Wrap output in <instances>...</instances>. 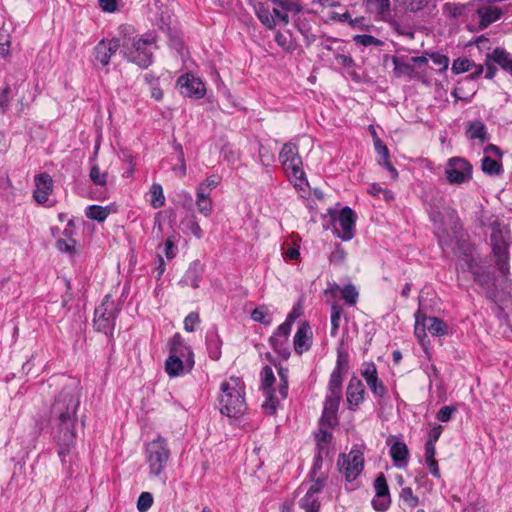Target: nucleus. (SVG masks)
I'll use <instances>...</instances> for the list:
<instances>
[{
	"label": "nucleus",
	"instance_id": "53",
	"mask_svg": "<svg viewBox=\"0 0 512 512\" xmlns=\"http://www.w3.org/2000/svg\"><path fill=\"white\" fill-rule=\"evenodd\" d=\"M404 4L410 12H419L431 4L430 0H404Z\"/></svg>",
	"mask_w": 512,
	"mask_h": 512
},
{
	"label": "nucleus",
	"instance_id": "62",
	"mask_svg": "<svg viewBox=\"0 0 512 512\" xmlns=\"http://www.w3.org/2000/svg\"><path fill=\"white\" fill-rule=\"evenodd\" d=\"M482 286H488L493 282V276L489 272L488 268L483 269L482 274L475 280Z\"/></svg>",
	"mask_w": 512,
	"mask_h": 512
},
{
	"label": "nucleus",
	"instance_id": "27",
	"mask_svg": "<svg viewBox=\"0 0 512 512\" xmlns=\"http://www.w3.org/2000/svg\"><path fill=\"white\" fill-rule=\"evenodd\" d=\"M196 206L199 213L205 217L210 216L213 211V202L210 199L209 193H203L197 190Z\"/></svg>",
	"mask_w": 512,
	"mask_h": 512
},
{
	"label": "nucleus",
	"instance_id": "5",
	"mask_svg": "<svg viewBox=\"0 0 512 512\" xmlns=\"http://www.w3.org/2000/svg\"><path fill=\"white\" fill-rule=\"evenodd\" d=\"M146 461L153 476H159L165 469L170 457L167 440L161 436L146 444Z\"/></svg>",
	"mask_w": 512,
	"mask_h": 512
},
{
	"label": "nucleus",
	"instance_id": "58",
	"mask_svg": "<svg viewBox=\"0 0 512 512\" xmlns=\"http://www.w3.org/2000/svg\"><path fill=\"white\" fill-rule=\"evenodd\" d=\"M299 31L305 38L306 44L309 45L315 41V34L313 33L310 26L305 23L299 25Z\"/></svg>",
	"mask_w": 512,
	"mask_h": 512
},
{
	"label": "nucleus",
	"instance_id": "28",
	"mask_svg": "<svg viewBox=\"0 0 512 512\" xmlns=\"http://www.w3.org/2000/svg\"><path fill=\"white\" fill-rule=\"evenodd\" d=\"M427 330L434 336H442L447 333V325L437 317H427L424 315Z\"/></svg>",
	"mask_w": 512,
	"mask_h": 512
},
{
	"label": "nucleus",
	"instance_id": "26",
	"mask_svg": "<svg viewBox=\"0 0 512 512\" xmlns=\"http://www.w3.org/2000/svg\"><path fill=\"white\" fill-rule=\"evenodd\" d=\"M202 275V269L198 263H193L190 265L188 270L186 271L184 277L180 281L183 286H192L193 288L199 287V282Z\"/></svg>",
	"mask_w": 512,
	"mask_h": 512
},
{
	"label": "nucleus",
	"instance_id": "4",
	"mask_svg": "<svg viewBox=\"0 0 512 512\" xmlns=\"http://www.w3.org/2000/svg\"><path fill=\"white\" fill-rule=\"evenodd\" d=\"M123 54L132 63L139 67L147 68L153 60V38L134 36L126 39L123 44Z\"/></svg>",
	"mask_w": 512,
	"mask_h": 512
},
{
	"label": "nucleus",
	"instance_id": "6",
	"mask_svg": "<svg viewBox=\"0 0 512 512\" xmlns=\"http://www.w3.org/2000/svg\"><path fill=\"white\" fill-rule=\"evenodd\" d=\"M94 315V326L97 331L105 334L112 332L117 315V308L115 303L111 300L110 295L105 296L101 305L95 309Z\"/></svg>",
	"mask_w": 512,
	"mask_h": 512
},
{
	"label": "nucleus",
	"instance_id": "8",
	"mask_svg": "<svg viewBox=\"0 0 512 512\" xmlns=\"http://www.w3.org/2000/svg\"><path fill=\"white\" fill-rule=\"evenodd\" d=\"M445 173L450 183L461 184L471 179L472 166L463 158H451L448 161Z\"/></svg>",
	"mask_w": 512,
	"mask_h": 512
},
{
	"label": "nucleus",
	"instance_id": "13",
	"mask_svg": "<svg viewBox=\"0 0 512 512\" xmlns=\"http://www.w3.org/2000/svg\"><path fill=\"white\" fill-rule=\"evenodd\" d=\"M178 84L185 96L200 99L205 95L204 83L199 78L186 74L178 79Z\"/></svg>",
	"mask_w": 512,
	"mask_h": 512
},
{
	"label": "nucleus",
	"instance_id": "52",
	"mask_svg": "<svg viewBox=\"0 0 512 512\" xmlns=\"http://www.w3.org/2000/svg\"><path fill=\"white\" fill-rule=\"evenodd\" d=\"M400 497L411 508H414L419 504L418 497L413 494L410 487L403 488L401 490Z\"/></svg>",
	"mask_w": 512,
	"mask_h": 512
},
{
	"label": "nucleus",
	"instance_id": "18",
	"mask_svg": "<svg viewBox=\"0 0 512 512\" xmlns=\"http://www.w3.org/2000/svg\"><path fill=\"white\" fill-rule=\"evenodd\" d=\"M362 376L376 396L383 397L385 395L386 389L383 384L378 381L376 366L373 363L365 365Z\"/></svg>",
	"mask_w": 512,
	"mask_h": 512
},
{
	"label": "nucleus",
	"instance_id": "10",
	"mask_svg": "<svg viewBox=\"0 0 512 512\" xmlns=\"http://www.w3.org/2000/svg\"><path fill=\"white\" fill-rule=\"evenodd\" d=\"M340 471L344 473L347 481L355 480L363 469V457L359 451L342 454L338 460Z\"/></svg>",
	"mask_w": 512,
	"mask_h": 512
},
{
	"label": "nucleus",
	"instance_id": "54",
	"mask_svg": "<svg viewBox=\"0 0 512 512\" xmlns=\"http://www.w3.org/2000/svg\"><path fill=\"white\" fill-rule=\"evenodd\" d=\"M200 322L199 314L196 312H191L187 315L184 320V329L187 332H193L195 330V326Z\"/></svg>",
	"mask_w": 512,
	"mask_h": 512
},
{
	"label": "nucleus",
	"instance_id": "29",
	"mask_svg": "<svg viewBox=\"0 0 512 512\" xmlns=\"http://www.w3.org/2000/svg\"><path fill=\"white\" fill-rule=\"evenodd\" d=\"M184 369V361L176 355H170L165 362V371L170 377H177Z\"/></svg>",
	"mask_w": 512,
	"mask_h": 512
},
{
	"label": "nucleus",
	"instance_id": "51",
	"mask_svg": "<svg viewBox=\"0 0 512 512\" xmlns=\"http://www.w3.org/2000/svg\"><path fill=\"white\" fill-rule=\"evenodd\" d=\"M153 504L152 494L149 492H142L137 501V509L140 512H146Z\"/></svg>",
	"mask_w": 512,
	"mask_h": 512
},
{
	"label": "nucleus",
	"instance_id": "21",
	"mask_svg": "<svg viewBox=\"0 0 512 512\" xmlns=\"http://www.w3.org/2000/svg\"><path fill=\"white\" fill-rule=\"evenodd\" d=\"M479 17V25L482 29L487 28L490 24L500 19L502 11L496 6H483L477 10Z\"/></svg>",
	"mask_w": 512,
	"mask_h": 512
},
{
	"label": "nucleus",
	"instance_id": "17",
	"mask_svg": "<svg viewBox=\"0 0 512 512\" xmlns=\"http://www.w3.org/2000/svg\"><path fill=\"white\" fill-rule=\"evenodd\" d=\"M340 396H327L324 404V410L321 417V426L328 425L330 427L337 424V411L339 407Z\"/></svg>",
	"mask_w": 512,
	"mask_h": 512
},
{
	"label": "nucleus",
	"instance_id": "40",
	"mask_svg": "<svg viewBox=\"0 0 512 512\" xmlns=\"http://www.w3.org/2000/svg\"><path fill=\"white\" fill-rule=\"evenodd\" d=\"M150 192L152 195L151 205L153 206V208L162 207L165 203V197L163 194L162 186L160 184L154 183L151 187Z\"/></svg>",
	"mask_w": 512,
	"mask_h": 512
},
{
	"label": "nucleus",
	"instance_id": "25",
	"mask_svg": "<svg viewBox=\"0 0 512 512\" xmlns=\"http://www.w3.org/2000/svg\"><path fill=\"white\" fill-rule=\"evenodd\" d=\"M270 2L266 1L264 3H259L256 8V14L259 20L269 29H272L276 26L275 17L272 13L271 7L269 5Z\"/></svg>",
	"mask_w": 512,
	"mask_h": 512
},
{
	"label": "nucleus",
	"instance_id": "23",
	"mask_svg": "<svg viewBox=\"0 0 512 512\" xmlns=\"http://www.w3.org/2000/svg\"><path fill=\"white\" fill-rule=\"evenodd\" d=\"M390 455L395 466L399 468L406 466L407 457L409 455L407 445L400 441L395 442L390 448Z\"/></svg>",
	"mask_w": 512,
	"mask_h": 512
},
{
	"label": "nucleus",
	"instance_id": "43",
	"mask_svg": "<svg viewBox=\"0 0 512 512\" xmlns=\"http://www.w3.org/2000/svg\"><path fill=\"white\" fill-rule=\"evenodd\" d=\"M301 507L306 512H318L320 509V503L316 496L306 493V495L301 500Z\"/></svg>",
	"mask_w": 512,
	"mask_h": 512
},
{
	"label": "nucleus",
	"instance_id": "59",
	"mask_svg": "<svg viewBox=\"0 0 512 512\" xmlns=\"http://www.w3.org/2000/svg\"><path fill=\"white\" fill-rule=\"evenodd\" d=\"M222 153L224 160L231 164H235L239 160V154L228 145L223 147Z\"/></svg>",
	"mask_w": 512,
	"mask_h": 512
},
{
	"label": "nucleus",
	"instance_id": "30",
	"mask_svg": "<svg viewBox=\"0 0 512 512\" xmlns=\"http://www.w3.org/2000/svg\"><path fill=\"white\" fill-rule=\"evenodd\" d=\"M340 365H341V360L339 358L337 361V368L333 371V373L331 374V377H330V381H329L330 394L328 396H334V395L340 396V391H341V386H342V376H341V372H340V368H339Z\"/></svg>",
	"mask_w": 512,
	"mask_h": 512
},
{
	"label": "nucleus",
	"instance_id": "20",
	"mask_svg": "<svg viewBox=\"0 0 512 512\" xmlns=\"http://www.w3.org/2000/svg\"><path fill=\"white\" fill-rule=\"evenodd\" d=\"M310 326L307 322L301 324L294 336V349L296 353L302 354L310 348Z\"/></svg>",
	"mask_w": 512,
	"mask_h": 512
},
{
	"label": "nucleus",
	"instance_id": "56",
	"mask_svg": "<svg viewBox=\"0 0 512 512\" xmlns=\"http://www.w3.org/2000/svg\"><path fill=\"white\" fill-rule=\"evenodd\" d=\"M456 410L454 406H443L437 413V419L441 422H448Z\"/></svg>",
	"mask_w": 512,
	"mask_h": 512
},
{
	"label": "nucleus",
	"instance_id": "7",
	"mask_svg": "<svg viewBox=\"0 0 512 512\" xmlns=\"http://www.w3.org/2000/svg\"><path fill=\"white\" fill-rule=\"evenodd\" d=\"M279 159L283 168L293 178L297 180L304 179V171L302 169V159L299 156L297 146L293 143H285L280 151Z\"/></svg>",
	"mask_w": 512,
	"mask_h": 512
},
{
	"label": "nucleus",
	"instance_id": "36",
	"mask_svg": "<svg viewBox=\"0 0 512 512\" xmlns=\"http://www.w3.org/2000/svg\"><path fill=\"white\" fill-rule=\"evenodd\" d=\"M222 181V177L217 174L208 176L204 181L199 183L197 190L203 193H209L216 188Z\"/></svg>",
	"mask_w": 512,
	"mask_h": 512
},
{
	"label": "nucleus",
	"instance_id": "9",
	"mask_svg": "<svg viewBox=\"0 0 512 512\" xmlns=\"http://www.w3.org/2000/svg\"><path fill=\"white\" fill-rule=\"evenodd\" d=\"M274 382L275 376L272 369L269 366H265L261 372V388L266 396V400L262 406L265 412L269 415H273L276 412L279 403V400L272 389Z\"/></svg>",
	"mask_w": 512,
	"mask_h": 512
},
{
	"label": "nucleus",
	"instance_id": "35",
	"mask_svg": "<svg viewBox=\"0 0 512 512\" xmlns=\"http://www.w3.org/2000/svg\"><path fill=\"white\" fill-rule=\"evenodd\" d=\"M170 355H176L177 358H185L186 365L191 368L194 365L193 354L189 347L181 345L178 347H170Z\"/></svg>",
	"mask_w": 512,
	"mask_h": 512
},
{
	"label": "nucleus",
	"instance_id": "60",
	"mask_svg": "<svg viewBox=\"0 0 512 512\" xmlns=\"http://www.w3.org/2000/svg\"><path fill=\"white\" fill-rule=\"evenodd\" d=\"M374 145H375V149H376L377 153L381 157V159L379 161H384L385 158L389 159L388 148L385 144H383V142L379 138L375 139Z\"/></svg>",
	"mask_w": 512,
	"mask_h": 512
},
{
	"label": "nucleus",
	"instance_id": "47",
	"mask_svg": "<svg viewBox=\"0 0 512 512\" xmlns=\"http://www.w3.org/2000/svg\"><path fill=\"white\" fill-rule=\"evenodd\" d=\"M89 176L95 185L104 186L107 182V173L101 172L100 168L96 165L91 167Z\"/></svg>",
	"mask_w": 512,
	"mask_h": 512
},
{
	"label": "nucleus",
	"instance_id": "64",
	"mask_svg": "<svg viewBox=\"0 0 512 512\" xmlns=\"http://www.w3.org/2000/svg\"><path fill=\"white\" fill-rule=\"evenodd\" d=\"M99 6L105 12H115L117 10V0H98Z\"/></svg>",
	"mask_w": 512,
	"mask_h": 512
},
{
	"label": "nucleus",
	"instance_id": "44",
	"mask_svg": "<svg viewBox=\"0 0 512 512\" xmlns=\"http://www.w3.org/2000/svg\"><path fill=\"white\" fill-rule=\"evenodd\" d=\"M11 37L7 29L0 28V57L10 54Z\"/></svg>",
	"mask_w": 512,
	"mask_h": 512
},
{
	"label": "nucleus",
	"instance_id": "49",
	"mask_svg": "<svg viewBox=\"0 0 512 512\" xmlns=\"http://www.w3.org/2000/svg\"><path fill=\"white\" fill-rule=\"evenodd\" d=\"M342 298L349 305H354L358 298V292L356 288L349 284L346 285L343 289H341Z\"/></svg>",
	"mask_w": 512,
	"mask_h": 512
},
{
	"label": "nucleus",
	"instance_id": "34",
	"mask_svg": "<svg viewBox=\"0 0 512 512\" xmlns=\"http://www.w3.org/2000/svg\"><path fill=\"white\" fill-rule=\"evenodd\" d=\"M389 24V26L399 35L407 36L410 39L414 38V32L412 28L408 24L400 23L398 20L393 18L392 16L389 18V20L385 21Z\"/></svg>",
	"mask_w": 512,
	"mask_h": 512
},
{
	"label": "nucleus",
	"instance_id": "48",
	"mask_svg": "<svg viewBox=\"0 0 512 512\" xmlns=\"http://www.w3.org/2000/svg\"><path fill=\"white\" fill-rule=\"evenodd\" d=\"M280 378L279 394L281 398L285 399L288 395V369L280 367L278 370Z\"/></svg>",
	"mask_w": 512,
	"mask_h": 512
},
{
	"label": "nucleus",
	"instance_id": "55",
	"mask_svg": "<svg viewBox=\"0 0 512 512\" xmlns=\"http://www.w3.org/2000/svg\"><path fill=\"white\" fill-rule=\"evenodd\" d=\"M75 240L74 239H58L56 242V247L61 252L73 253L75 248Z\"/></svg>",
	"mask_w": 512,
	"mask_h": 512
},
{
	"label": "nucleus",
	"instance_id": "12",
	"mask_svg": "<svg viewBox=\"0 0 512 512\" xmlns=\"http://www.w3.org/2000/svg\"><path fill=\"white\" fill-rule=\"evenodd\" d=\"M272 4L271 10L275 17L276 25H286L289 22V12L299 13L302 10L301 4L292 0H267Z\"/></svg>",
	"mask_w": 512,
	"mask_h": 512
},
{
	"label": "nucleus",
	"instance_id": "24",
	"mask_svg": "<svg viewBox=\"0 0 512 512\" xmlns=\"http://www.w3.org/2000/svg\"><path fill=\"white\" fill-rule=\"evenodd\" d=\"M487 60H492L512 75V58L505 50L501 48L494 49L491 54L487 55Z\"/></svg>",
	"mask_w": 512,
	"mask_h": 512
},
{
	"label": "nucleus",
	"instance_id": "57",
	"mask_svg": "<svg viewBox=\"0 0 512 512\" xmlns=\"http://www.w3.org/2000/svg\"><path fill=\"white\" fill-rule=\"evenodd\" d=\"M430 57L435 65H437L441 70H446L449 65V58L446 55L432 53Z\"/></svg>",
	"mask_w": 512,
	"mask_h": 512
},
{
	"label": "nucleus",
	"instance_id": "46",
	"mask_svg": "<svg viewBox=\"0 0 512 512\" xmlns=\"http://www.w3.org/2000/svg\"><path fill=\"white\" fill-rule=\"evenodd\" d=\"M443 11L447 16L457 18L464 13L465 6L458 3H446L443 7Z\"/></svg>",
	"mask_w": 512,
	"mask_h": 512
},
{
	"label": "nucleus",
	"instance_id": "1",
	"mask_svg": "<svg viewBox=\"0 0 512 512\" xmlns=\"http://www.w3.org/2000/svg\"><path fill=\"white\" fill-rule=\"evenodd\" d=\"M80 405V387L76 380H68L58 393L51 408L53 437L58 446V456L67 462L75 446L79 426L77 411Z\"/></svg>",
	"mask_w": 512,
	"mask_h": 512
},
{
	"label": "nucleus",
	"instance_id": "2",
	"mask_svg": "<svg viewBox=\"0 0 512 512\" xmlns=\"http://www.w3.org/2000/svg\"><path fill=\"white\" fill-rule=\"evenodd\" d=\"M220 412L228 417H239L246 411L245 387L238 377H230L221 384Z\"/></svg>",
	"mask_w": 512,
	"mask_h": 512
},
{
	"label": "nucleus",
	"instance_id": "22",
	"mask_svg": "<svg viewBox=\"0 0 512 512\" xmlns=\"http://www.w3.org/2000/svg\"><path fill=\"white\" fill-rule=\"evenodd\" d=\"M364 395V386L357 378H352L347 387V401L350 405L358 406Z\"/></svg>",
	"mask_w": 512,
	"mask_h": 512
},
{
	"label": "nucleus",
	"instance_id": "41",
	"mask_svg": "<svg viewBox=\"0 0 512 512\" xmlns=\"http://www.w3.org/2000/svg\"><path fill=\"white\" fill-rule=\"evenodd\" d=\"M394 72L396 76H409L411 77L414 73V67L410 63L400 61L398 58H393Z\"/></svg>",
	"mask_w": 512,
	"mask_h": 512
},
{
	"label": "nucleus",
	"instance_id": "39",
	"mask_svg": "<svg viewBox=\"0 0 512 512\" xmlns=\"http://www.w3.org/2000/svg\"><path fill=\"white\" fill-rule=\"evenodd\" d=\"M251 318L254 321L260 322L266 326L272 323L268 308L266 306H260L255 308L251 313Z\"/></svg>",
	"mask_w": 512,
	"mask_h": 512
},
{
	"label": "nucleus",
	"instance_id": "15",
	"mask_svg": "<svg viewBox=\"0 0 512 512\" xmlns=\"http://www.w3.org/2000/svg\"><path fill=\"white\" fill-rule=\"evenodd\" d=\"M36 189L33 193L34 199L43 204L47 202L50 193L53 190V180L47 173H41L35 177Z\"/></svg>",
	"mask_w": 512,
	"mask_h": 512
},
{
	"label": "nucleus",
	"instance_id": "37",
	"mask_svg": "<svg viewBox=\"0 0 512 512\" xmlns=\"http://www.w3.org/2000/svg\"><path fill=\"white\" fill-rule=\"evenodd\" d=\"M415 330H414V333H415V336L418 338V340L424 344V340L426 338V330H427V326H426V323H425V320H424V315L418 311L416 314H415Z\"/></svg>",
	"mask_w": 512,
	"mask_h": 512
},
{
	"label": "nucleus",
	"instance_id": "19",
	"mask_svg": "<svg viewBox=\"0 0 512 512\" xmlns=\"http://www.w3.org/2000/svg\"><path fill=\"white\" fill-rule=\"evenodd\" d=\"M367 8L378 20L386 21L391 17L390 0H367Z\"/></svg>",
	"mask_w": 512,
	"mask_h": 512
},
{
	"label": "nucleus",
	"instance_id": "16",
	"mask_svg": "<svg viewBox=\"0 0 512 512\" xmlns=\"http://www.w3.org/2000/svg\"><path fill=\"white\" fill-rule=\"evenodd\" d=\"M120 41L116 38L111 40H102L95 47V58L103 66L109 64L110 58L120 47Z\"/></svg>",
	"mask_w": 512,
	"mask_h": 512
},
{
	"label": "nucleus",
	"instance_id": "32",
	"mask_svg": "<svg viewBox=\"0 0 512 512\" xmlns=\"http://www.w3.org/2000/svg\"><path fill=\"white\" fill-rule=\"evenodd\" d=\"M110 213L109 207H102L99 205H91L86 209V216L89 219L96 220L98 222L104 221Z\"/></svg>",
	"mask_w": 512,
	"mask_h": 512
},
{
	"label": "nucleus",
	"instance_id": "38",
	"mask_svg": "<svg viewBox=\"0 0 512 512\" xmlns=\"http://www.w3.org/2000/svg\"><path fill=\"white\" fill-rule=\"evenodd\" d=\"M343 315V308L334 303L331 306V335L336 336L340 326V319Z\"/></svg>",
	"mask_w": 512,
	"mask_h": 512
},
{
	"label": "nucleus",
	"instance_id": "63",
	"mask_svg": "<svg viewBox=\"0 0 512 512\" xmlns=\"http://www.w3.org/2000/svg\"><path fill=\"white\" fill-rule=\"evenodd\" d=\"M9 93L10 88L6 86L1 92H0V109L4 112L9 107Z\"/></svg>",
	"mask_w": 512,
	"mask_h": 512
},
{
	"label": "nucleus",
	"instance_id": "50",
	"mask_svg": "<svg viewBox=\"0 0 512 512\" xmlns=\"http://www.w3.org/2000/svg\"><path fill=\"white\" fill-rule=\"evenodd\" d=\"M473 66H475V64L469 61L468 59L458 58L452 64V71L455 74H459L469 71Z\"/></svg>",
	"mask_w": 512,
	"mask_h": 512
},
{
	"label": "nucleus",
	"instance_id": "11",
	"mask_svg": "<svg viewBox=\"0 0 512 512\" xmlns=\"http://www.w3.org/2000/svg\"><path fill=\"white\" fill-rule=\"evenodd\" d=\"M338 226H335V231L338 237L344 241L351 240L354 236V228L356 222V215L349 207H344L336 220Z\"/></svg>",
	"mask_w": 512,
	"mask_h": 512
},
{
	"label": "nucleus",
	"instance_id": "31",
	"mask_svg": "<svg viewBox=\"0 0 512 512\" xmlns=\"http://www.w3.org/2000/svg\"><path fill=\"white\" fill-rule=\"evenodd\" d=\"M482 170L488 175H499L502 172V164L499 160L493 159L490 155L482 159Z\"/></svg>",
	"mask_w": 512,
	"mask_h": 512
},
{
	"label": "nucleus",
	"instance_id": "42",
	"mask_svg": "<svg viewBox=\"0 0 512 512\" xmlns=\"http://www.w3.org/2000/svg\"><path fill=\"white\" fill-rule=\"evenodd\" d=\"M353 41L356 44L362 45V46H382L384 43L382 40L368 34H362V35H355L353 37Z\"/></svg>",
	"mask_w": 512,
	"mask_h": 512
},
{
	"label": "nucleus",
	"instance_id": "14",
	"mask_svg": "<svg viewBox=\"0 0 512 512\" xmlns=\"http://www.w3.org/2000/svg\"><path fill=\"white\" fill-rule=\"evenodd\" d=\"M374 488L376 495L372 504L376 510L384 511L390 505V494L387 481L383 473H380L375 479Z\"/></svg>",
	"mask_w": 512,
	"mask_h": 512
},
{
	"label": "nucleus",
	"instance_id": "45",
	"mask_svg": "<svg viewBox=\"0 0 512 512\" xmlns=\"http://www.w3.org/2000/svg\"><path fill=\"white\" fill-rule=\"evenodd\" d=\"M270 343L275 351H277L283 358H288L290 352L286 347L287 340H284L282 337L273 335L270 338Z\"/></svg>",
	"mask_w": 512,
	"mask_h": 512
},
{
	"label": "nucleus",
	"instance_id": "33",
	"mask_svg": "<svg viewBox=\"0 0 512 512\" xmlns=\"http://www.w3.org/2000/svg\"><path fill=\"white\" fill-rule=\"evenodd\" d=\"M467 136L470 139H480L482 142L486 139L485 125L480 121L470 123L467 129Z\"/></svg>",
	"mask_w": 512,
	"mask_h": 512
},
{
	"label": "nucleus",
	"instance_id": "61",
	"mask_svg": "<svg viewBox=\"0 0 512 512\" xmlns=\"http://www.w3.org/2000/svg\"><path fill=\"white\" fill-rule=\"evenodd\" d=\"M325 477H318L314 483L310 486L307 493L310 495H314L319 493L323 487L325 486Z\"/></svg>",
	"mask_w": 512,
	"mask_h": 512
},
{
	"label": "nucleus",
	"instance_id": "3",
	"mask_svg": "<svg viewBox=\"0 0 512 512\" xmlns=\"http://www.w3.org/2000/svg\"><path fill=\"white\" fill-rule=\"evenodd\" d=\"M491 229V246L496 265L503 275L509 273V246L511 243L510 231L507 226L500 224L497 218H490L484 223Z\"/></svg>",
	"mask_w": 512,
	"mask_h": 512
}]
</instances>
